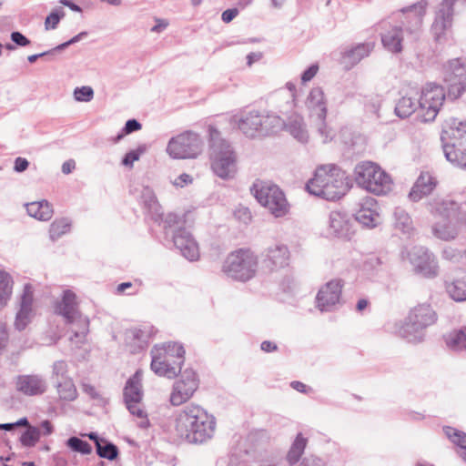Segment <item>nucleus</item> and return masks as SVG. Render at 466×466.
I'll list each match as a JSON object with an SVG mask.
<instances>
[{
  "instance_id": "nucleus-34",
  "label": "nucleus",
  "mask_w": 466,
  "mask_h": 466,
  "mask_svg": "<svg viewBox=\"0 0 466 466\" xmlns=\"http://www.w3.org/2000/svg\"><path fill=\"white\" fill-rule=\"evenodd\" d=\"M286 88L289 91V94L285 95L283 90L278 91L273 98L276 102H279L281 99L287 96L288 100L283 105H278L279 112L282 115H287L291 112L296 106V86L292 82H288L286 84Z\"/></svg>"
},
{
  "instance_id": "nucleus-64",
  "label": "nucleus",
  "mask_w": 466,
  "mask_h": 466,
  "mask_svg": "<svg viewBox=\"0 0 466 466\" xmlns=\"http://www.w3.org/2000/svg\"><path fill=\"white\" fill-rule=\"evenodd\" d=\"M443 258L451 261H455L460 257V252L452 248H446L442 251Z\"/></svg>"
},
{
  "instance_id": "nucleus-1",
  "label": "nucleus",
  "mask_w": 466,
  "mask_h": 466,
  "mask_svg": "<svg viewBox=\"0 0 466 466\" xmlns=\"http://www.w3.org/2000/svg\"><path fill=\"white\" fill-rule=\"evenodd\" d=\"M215 430V418L196 404H188L184 407L175 420L176 436L189 443H203L210 440Z\"/></svg>"
},
{
  "instance_id": "nucleus-13",
  "label": "nucleus",
  "mask_w": 466,
  "mask_h": 466,
  "mask_svg": "<svg viewBox=\"0 0 466 466\" xmlns=\"http://www.w3.org/2000/svg\"><path fill=\"white\" fill-rule=\"evenodd\" d=\"M445 100V92L442 86L429 83L419 92L420 106V121H433Z\"/></svg>"
},
{
  "instance_id": "nucleus-56",
  "label": "nucleus",
  "mask_w": 466,
  "mask_h": 466,
  "mask_svg": "<svg viewBox=\"0 0 466 466\" xmlns=\"http://www.w3.org/2000/svg\"><path fill=\"white\" fill-rule=\"evenodd\" d=\"M65 15L63 10H61V14L58 13L57 10L52 11L49 15L46 18L45 21V29L46 30H53L57 27V25L60 22V19Z\"/></svg>"
},
{
  "instance_id": "nucleus-51",
  "label": "nucleus",
  "mask_w": 466,
  "mask_h": 466,
  "mask_svg": "<svg viewBox=\"0 0 466 466\" xmlns=\"http://www.w3.org/2000/svg\"><path fill=\"white\" fill-rule=\"evenodd\" d=\"M383 265L384 261L381 258L377 256H370L365 260L363 269L371 275H375L379 271L382 270Z\"/></svg>"
},
{
  "instance_id": "nucleus-54",
  "label": "nucleus",
  "mask_w": 466,
  "mask_h": 466,
  "mask_svg": "<svg viewBox=\"0 0 466 466\" xmlns=\"http://www.w3.org/2000/svg\"><path fill=\"white\" fill-rule=\"evenodd\" d=\"M94 97V90L91 86H84L74 90V98L78 102H89Z\"/></svg>"
},
{
  "instance_id": "nucleus-55",
  "label": "nucleus",
  "mask_w": 466,
  "mask_h": 466,
  "mask_svg": "<svg viewBox=\"0 0 466 466\" xmlns=\"http://www.w3.org/2000/svg\"><path fill=\"white\" fill-rule=\"evenodd\" d=\"M141 198L145 206L150 209H157V208L158 207L157 198L153 190L148 187L143 188L141 193Z\"/></svg>"
},
{
  "instance_id": "nucleus-49",
  "label": "nucleus",
  "mask_w": 466,
  "mask_h": 466,
  "mask_svg": "<svg viewBox=\"0 0 466 466\" xmlns=\"http://www.w3.org/2000/svg\"><path fill=\"white\" fill-rule=\"evenodd\" d=\"M66 446L70 448L72 451L79 452L84 455L90 454L92 451L91 445L78 437H70L66 441Z\"/></svg>"
},
{
  "instance_id": "nucleus-25",
  "label": "nucleus",
  "mask_w": 466,
  "mask_h": 466,
  "mask_svg": "<svg viewBox=\"0 0 466 466\" xmlns=\"http://www.w3.org/2000/svg\"><path fill=\"white\" fill-rule=\"evenodd\" d=\"M329 233L336 238L350 239L354 234L350 218L341 211H331L329 216Z\"/></svg>"
},
{
  "instance_id": "nucleus-31",
  "label": "nucleus",
  "mask_w": 466,
  "mask_h": 466,
  "mask_svg": "<svg viewBox=\"0 0 466 466\" xmlns=\"http://www.w3.org/2000/svg\"><path fill=\"white\" fill-rule=\"evenodd\" d=\"M446 291L455 301L466 300V272L459 271L445 282Z\"/></svg>"
},
{
  "instance_id": "nucleus-19",
  "label": "nucleus",
  "mask_w": 466,
  "mask_h": 466,
  "mask_svg": "<svg viewBox=\"0 0 466 466\" xmlns=\"http://www.w3.org/2000/svg\"><path fill=\"white\" fill-rule=\"evenodd\" d=\"M382 32L380 33L383 46L391 53H400L405 42H413L408 39V32L402 29V25H391L390 22L381 23Z\"/></svg>"
},
{
  "instance_id": "nucleus-52",
  "label": "nucleus",
  "mask_w": 466,
  "mask_h": 466,
  "mask_svg": "<svg viewBox=\"0 0 466 466\" xmlns=\"http://www.w3.org/2000/svg\"><path fill=\"white\" fill-rule=\"evenodd\" d=\"M67 364L64 360H57L52 366V379L56 381L64 380L67 377Z\"/></svg>"
},
{
  "instance_id": "nucleus-38",
  "label": "nucleus",
  "mask_w": 466,
  "mask_h": 466,
  "mask_svg": "<svg viewBox=\"0 0 466 466\" xmlns=\"http://www.w3.org/2000/svg\"><path fill=\"white\" fill-rule=\"evenodd\" d=\"M447 348L452 351L466 350V327L461 329H454L444 336Z\"/></svg>"
},
{
  "instance_id": "nucleus-30",
  "label": "nucleus",
  "mask_w": 466,
  "mask_h": 466,
  "mask_svg": "<svg viewBox=\"0 0 466 466\" xmlns=\"http://www.w3.org/2000/svg\"><path fill=\"white\" fill-rule=\"evenodd\" d=\"M437 185L436 179L429 172H421L409 193V198L417 202L430 195Z\"/></svg>"
},
{
  "instance_id": "nucleus-4",
  "label": "nucleus",
  "mask_w": 466,
  "mask_h": 466,
  "mask_svg": "<svg viewBox=\"0 0 466 466\" xmlns=\"http://www.w3.org/2000/svg\"><path fill=\"white\" fill-rule=\"evenodd\" d=\"M231 123L237 125L247 137H254L268 136L279 131L284 125V120L276 114L250 110L233 116Z\"/></svg>"
},
{
  "instance_id": "nucleus-7",
  "label": "nucleus",
  "mask_w": 466,
  "mask_h": 466,
  "mask_svg": "<svg viewBox=\"0 0 466 466\" xmlns=\"http://www.w3.org/2000/svg\"><path fill=\"white\" fill-rule=\"evenodd\" d=\"M56 312L63 316L66 323L74 326L73 336L70 337V340L76 347L85 343L89 331V319L79 313L76 297L73 291L69 289L64 291L62 300L56 306Z\"/></svg>"
},
{
  "instance_id": "nucleus-18",
  "label": "nucleus",
  "mask_w": 466,
  "mask_h": 466,
  "mask_svg": "<svg viewBox=\"0 0 466 466\" xmlns=\"http://www.w3.org/2000/svg\"><path fill=\"white\" fill-rule=\"evenodd\" d=\"M456 0H442L431 25V34L438 42L446 40L452 25L453 5Z\"/></svg>"
},
{
  "instance_id": "nucleus-47",
  "label": "nucleus",
  "mask_w": 466,
  "mask_h": 466,
  "mask_svg": "<svg viewBox=\"0 0 466 466\" xmlns=\"http://www.w3.org/2000/svg\"><path fill=\"white\" fill-rule=\"evenodd\" d=\"M96 453L101 458L113 461L118 456V449L112 442L104 440L101 444L96 443Z\"/></svg>"
},
{
  "instance_id": "nucleus-12",
  "label": "nucleus",
  "mask_w": 466,
  "mask_h": 466,
  "mask_svg": "<svg viewBox=\"0 0 466 466\" xmlns=\"http://www.w3.org/2000/svg\"><path fill=\"white\" fill-rule=\"evenodd\" d=\"M142 378V371L137 370L126 382L123 395L126 406L129 412L140 419V421L138 422L139 427L147 428L149 425V421L147 418L146 412L140 407L143 398Z\"/></svg>"
},
{
  "instance_id": "nucleus-3",
  "label": "nucleus",
  "mask_w": 466,
  "mask_h": 466,
  "mask_svg": "<svg viewBox=\"0 0 466 466\" xmlns=\"http://www.w3.org/2000/svg\"><path fill=\"white\" fill-rule=\"evenodd\" d=\"M151 370L158 376L173 379L185 361L184 347L177 342L155 345L151 350Z\"/></svg>"
},
{
  "instance_id": "nucleus-48",
  "label": "nucleus",
  "mask_w": 466,
  "mask_h": 466,
  "mask_svg": "<svg viewBox=\"0 0 466 466\" xmlns=\"http://www.w3.org/2000/svg\"><path fill=\"white\" fill-rule=\"evenodd\" d=\"M313 122L323 143H328L334 138L335 131L328 126L326 119H314Z\"/></svg>"
},
{
  "instance_id": "nucleus-27",
  "label": "nucleus",
  "mask_w": 466,
  "mask_h": 466,
  "mask_svg": "<svg viewBox=\"0 0 466 466\" xmlns=\"http://www.w3.org/2000/svg\"><path fill=\"white\" fill-rule=\"evenodd\" d=\"M415 112L418 113V117L420 119L419 90L416 88H410L397 102L395 113L399 117L406 118Z\"/></svg>"
},
{
  "instance_id": "nucleus-50",
  "label": "nucleus",
  "mask_w": 466,
  "mask_h": 466,
  "mask_svg": "<svg viewBox=\"0 0 466 466\" xmlns=\"http://www.w3.org/2000/svg\"><path fill=\"white\" fill-rule=\"evenodd\" d=\"M444 433L446 436L457 446L461 448L462 451L466 450V433L460 431L451 427H444Z\"/></svg>"
},
{
  "instance_id": "nucleus-44",
  "label": "nucleus",
  "mask_w": 466,
  "mask_h": 466,
  "mask_svg": "<svg viewBox=\"0 0 466 466\" xmlns=\"http://www.w3.org/2000/svg\"><path fill=\"white\" fill-rule=\"evenodd\" d=\"M128 334L139 349L145 348L151 337V331L148 327L134 328L128 331Z\"/></svg>"
},
{
  "instance_id": "nucleus-26",
  "label": "nucleus",
  "mask_w": 466,
  "mask_h": 466,
  "mask_svg": "<svg viewBox=\"0 0 466 466\" xmlns=\"http://www.w3.org/2000/svg\"><path fill=\"white\" fill-rule=\"evenodd\" d=\"M33 289L30 284H26L24 293L21 297L20 308L15 316V327L18 330H23L31 322L34 316L33 312Z\"/></svg>"
},
{
  "instance_id": "nucleus-5",
  "label": "nucleus",
  "mask_w": 466,
  "mask_h": 466,
  "mask_svg": "<svg viewBox=\"0 0 466 466\" xmlns=\"http://www.w3.org/2000/svg\"><path fill=\"white\" fill-rule=\"evenodd\" d=\"M210 162L213 172L222 179L233 178L237 173V156L228 142L219 137L210 127Z\"/></svg>"
},
{
  "instance_id": "nucleus-37",
  "label": "nucleus",
  "mask_w": 466,
  "mask_h": 466,
  "mask_svg": "<svg viewBox=\"0 0 466 466\" xmlns=\"http://www.w3.org/2000/svg\"><path fill=\"white\" fill-rule=\"evenodd\" d=\"M25 208L30 217L42 221L49 220L54 213L52 206L45 199L28 203L26 204Z\"/></svg>"
},
{
  "instance_id": "nucleus-63",
  "label": "nucleus",
  "mask_w": 466,
  "mask_h": 466,
  "mask_svg": "<svg viewBox=\"0 0 466 466\" xmlns=\"http://www.w3.org/2000/svg\"><path fill=\"white\" fill-rule=\"evenodd\" d=\"M142 127L141 124L136 119H129L126 122L123 131L126 134H130L135 131L140 130Z\"/></svg>"
},
{
  "instance_id": "nucleus-23",
  "label": "nucleus",
  "mask_w": 466,
  "mask_h": 466,
  "mask_svg": "<svg viewBox=\"0 0 466 466\" xmlns=\"http://www.w3.org/2000/svg\"><path fill=\"white\" fill-rule=\"evenodd\" d=\"M380 207L375 198L367 197L359 203L355 213V219L363 227L372 228L380 223Z\"/></svg>"
},
{
  "instance_id": "nucleus-45",
  "label": "nucleus",
  "mask_w": 466,
  "mask_h": 466,
  "mask_svg": "<svg viewBox=\"0 0 466 466\" xmlns=\"http://www.w3.org/2000/svg\"><path fill=\"white\" fill-rule=\"evenodd\" d=\"M71 222L67 218L55 220L49 228V235L52 240L59 238L64 234L69 232Z\"/></svg>"
},
{
  "instance_id": "nucleus-43",
  "label": "nucleus",
  "mask_w": 466,
  "mask_h": 466,
  "mask_svg": "<svg viewBox=\"0 0 466 466\" xmlns=\"http://www.w3.org/2000/svg\"><path fill=\"white\" fill-rule=\"evenodd\" d=\"M307 445V439L301 433H299L293 441L290 450L288 452L287 460L290 464L299 461Z\"/></svg>"
},
{
  "instance_id": "nucleus-10",
  "label": "nucleus",
  "mask_w": 466,
  "mask_h": 466,
  "mask_svg": "<svg viewBox=\"0 0 466 466\" xmlns=\"http://www.w3.org/2000/svg\"><path fill=\"white\" fill-rule=\"evenodd\" d=\"M252 191L256 199L276 218L283 217L288 213L287 199L277 185L258 180L254 183Z\"/></svg>"
},
{
  "instance_id": "nucleus-46",
  "label": "nucleus",
  "mask_w": 466,
  "mask_h": 466,
  "mask_svg": "<svg viewBox=\"0 0 466 466\" xmlns=\"http://www.w3.org/2000/svg\"><path fill=\"white\" fill-rule=\"evenodd\" d=\"M41 431L38 427L28 426L20 437V441L23 446L31 448L34 447L39 441Z\"/></svg>"
},
{
  "instance_id": "nucleus-59",
  "label": "nucleus",
  "mask_w": 466,
  "mask_h": 466,
  "mask_svg": "<svg viewBox=\"0 0 466 466\" xmlns=\"http://www.w3.org/2000/svg\"><path fill=\"white\" fill-rule=\"evenodd\" d=\"M87 35L86 32H81L79 34H77L76 35H75L74 37H72L70 40L65 42V43H62L60 45H58L57 46H56L54 48V50H56V52L58 51H62L64 49H66V47H68L69 46L73 45V44H76L77 42H79L80 40H82L86 35Z\"/></svg>"
},
{
  "instance_id": "nucleus-57",
  "label": "nucleus",
  "mask_w": 466,
  "mask_h": 466,
  "mask_svg": "<svg viewBox=\"0 0 466 466\" xmlns=\"http://www.w3.org/2000/svg\"><path fill=\"white\" fill-rule=\"evenodd\" d=\"M319 71V66L317 64L311 65L308 69H306L301 75V82L302 84H306L312 80L314 76L317 75Z\"/></svg>"
},
{
  "instance_id": "nucleus-15",
  "label": "nucleus",
  "mask_w": 466,
  "mask_h": 466,
  "mask_svg": "<svg viewBox=\"0 0 466 466\" xmlns=\"http://www.w3.org/2000/svg\"><path fill=\"white\" fill-rule=\"evenodd\" d=\"M197 373L192 369L185 370L179 379L175 381L169 397L173 406H179L187 402L198 388Z\"/></svg>"
},
{
  "instance_id": "nucleus-36",
  "label": "nucleus",
  "mask_w": 466,
  "mask_h": 466,
  "mask_svg": "<svg viewBox=\"0 0 466 466\" xmlns=\"http://www.w3.org/2000/svg\"><path fill=\"white\" fill-rule=\"evenodd\" d=\"M458 147L454 142L444 144V156L454 167L466 169V147H460L461 149Z\"/></svg>"
},
{
  "instance_id": "nucleus-61",
  "label": "nucleus",
  "mask_w": 466,
  "mask_h": 466,
  "mask_svg": "<svg viewBox=\"0 0 466 466\" xmlns=\"http://www.w3.org/2000/svg\"><path fill=\"white\" fill-rule=\"evenodd\" d=\"M29 162L26 158L18 157L14 162V170L17 173H22L28 168Z\"/></svg>"
},
{
  "instance_id": "nucleus-41",
  "label": "nucleus",
  "mask_w": 466,
  "mask_h": 466,
  "mask_svg": "<svg viewBox=\"0 0 466 466\" xmlns=\"http://www.w3.org/2000/svg\"><path fill=\"white\" fill-rule=\"evenodd\" d=\"M56 388L59 399L66 401H73L77 398V390L70 378L56 381Z\"/></svg>"
},
{
  "instance_id": "nucleus-62",
  "label": "nucleus",
  "mask_w": 466,
  "mask_h": 466,
  "mask_svg": "<svg viewBox=\"0 0 466 466\" xmlns=\"http://www.w3.org/2000/svg\"><path fill=\"white\" fill-rule=\"evenodd\" d=\"M11 40L20 46H26L30 44L29 39H27L22 33L20 32H13L11 34Z\"/></svg>"
},
{
  "instance_id": "nucleus-9",
  "label": "nucleus",
  "mask_w": 466,
  "mask_h": 466,
  "mask_svg": "<svg viewBox=\"0 0 466 466\" xmlns=\"http://www.w3.org/2000/svg\"><path fill=\"white\" fill-rule=\"evenodd\" d=\"M258 258L249 249H238L226 258L222 271L229 278L239 281H248L257 271Z\"/></svg>"
},
{
  "instance_id": "nucleus-8",
  "label": "nucleus",
  "mask_w": 466,
  "mask_h": 466,
  "mask_svg": "<svg viewBox=\"0 0 466 466\" xmlns=\"http://www.w3.org/2000/svg\"><path fill=\"white\" fill-rule=\"evenodd\" d=\"M354 175L358 186L375 195H385L391 190L390 176L373 162L359 163L354 168Z\"/></svg>"
},
{
  "instance_id": "nucleus-29",
  "label": "nucleus",
  "mask_w": 466,
  "mask_h": 466,
  "mask_svg": "<svg viewBox=\"0 0 466 466\" xmlns=\"http://www.w3.org/2000/svg\"><path fill=\"white\" fill-rule=\"evenodd\" d=\"M428 208L434 218L451 220L458 217L460 205L452 200L435 198L429 202Z\"/></svg>"
},
{
  "instance_id": "nucleus-40",
  "label": "nucleus",
  "mask_w": 466,
  "mask_h": 466,
  "mask_svg": "<svg viewBox=\"0 0 466 466\" xmlns=\"http://www.w3.org/2000/svg\"><path fill=\"white\" fill-rule=\"evenodd\" d=\"M433 235L442 240L454 239L458 235L457 228L451 225V220L436 222L432 227Z\"/></svg>"
},
{
  "instance_id": "nucleus-42",
  "label": "nucleus",
  "mask_w": 466,
  "mask_h": 466,
  "mask_svg": "<svg viewBox=\"0 0 466 466\" xmlns=\"http://www.w3.org/2000/svg\"><path fill=\"white\" fill-rule=\"evenodd\" d=\"M12 277L7 272L0 270V310L7 305L12 296Z\"/></svg>"
},
{
  "instance_id": "nucleus-16",
  "label": "nucleus",
  "mask_w": 466,
  "mask_h": 466,
  "mask_svg": "<svg viewBox=\"0 0 466 466\" xmlns=\"http://www.w3.org/2000/svg\"><path fill=\"white\" fill-rule=\"evenodd\" d=\"M408 258L417 273L429 279L438 276L439 266L436 257L425 247H413L408 252Z\"/></svg>"
},
{
  "instance_id": "nucleus-35",
  "label": "nucleus",
  "mask_w": 466,
  "mask_h": 466,
  "mask_svg": "<svg viewBox=\"0 0 466 466\" xmlns=\"http://www.w3.org/2000/svg\"><path fill=\"white\" fill-rule=\"evenodd\" d=\"M446 137L457 147H466V121L453 120L449 129L443 132L441 139L444 140Z\"/></svg>"
},
{
  "instance_id": "nucleus-2",
  "label": "nucleus",
  "mask_w": 466,
  "mask_h": 466,
  "mask_svg": "<svg viewBox=\"0 0 466 466\" xmlns=\"http://www.w3.org/2000/svg\"><path fill=\"white\" fill-rule=\"evenodd\" d=\"M350 178L345 171L336 165L318 167L314 177L306 184L307 190L327 200H336L350 189Z\"/></svg>"
},
{
  "instance_id": "nucleus-14",
  "label": "nucleus",
  "mask_w": 466,
  "mask_h": 466,
  "mask_svg": "<svg viewBox=\"0 0 466 466\" xmlns=\"http://www.w3.org/2000/svg\"><path fill=\"white\" fill-rule=\"evenodd\" d=\"M442 77L447 84L448 96L457 99L466 89V65L459 58L448 61L443 66Z\"/></svg>"
},
{
  "instance_id": "nucleus-24",
  "label": "nucleus",
  "mask_w": 466,
  "mask_h": 466,
  "mask_svg": "<svg viewBox=\"0 0 466 466\" xmlns=\"http://www.w3.org/2000/svg\"><path fill=\"white\" fill-rule=\"evenodd\" d=\"M173 242L181 255L189 261L199 258V248L190 232L185 228H178L173 235Z\"/></svg>"
},
{
  "instance_id": "nucleus-28",
  "label": "nucleus",
  "mask_w": 466,
  "mask_h": 466,
  "mask_svg": "<svg viewBox=\"0 0 466 466\" xmlns=\"http://www.w3.org/2000/svg\"><path fill=\"white\" fill-rule=\"evenodd\" d=\"M289 260V251L284 244H274L267 248L263 263L269 269L284 268Z\"/></svg>"
},
{
  "instance_id": "nucleus-21",
  "label": "nucleus",
  "mask_w": 466,
  "mask_h": 466,
  "mask_svg": "<svg viewBox=\"0 0 466 466\" xmlns=\"http://www.w3.org/2000/svg\"><path fill=\"white\" fill-rule=\"evenodd\" d=\"M303 105L312 120L327 118L328 99L322 87H312L306 96Z\"/></svg>"
},
{
  "instance_id": "nucleus-53",
  "label": "nucleus",
  "mask_w": 466,
  "mask_h": 466,
  "mask_svg": "<svg viewBox=\"0 0 466 466\" xmlns=\"http://www.w3.org/2000/svg\"><path fill=\"white\" fill-rule=\"evenodd\" d=\"M147 150L145 145L139 146L136 150L127 152L122 159V164L126 167H132L135 161H137L142 154Z\"/></svg>"
},
{
  "instance_id": "nucleus-39",
  "label": "nucleus",
  "mask_w": 466,
  "mask_h": 466,
  "mask_svg": "<svg viewBox=\"0 0 466 466\" xmlns=\"http://www.w3.org/2000/svg\"><path fill=\"white\" fill-rule=\"evenodd\" d=\"M393 226L395 229L403 234H410L413 230V223L410 215L402 208H396L393 212Z\"/></svg>"
},
{
  "instance_id": "nucleus-60",
  "label": "nucleus",
  "mask_w": 466,
  "mask_h": 466,
  "mask_svg": "<svg viewBox=\"0 0 466 466\" xmlns=\"http://www.w3.org/2000/svg\"><path fill=\"white\" fill-rule=\"evenodd\" d=\"M299 466H327V464L321 458L309 456L304 458Z\"/></svg>"
},
{
  "instance_id": "nucleus-17",
  "label": "nucleus",
  "mask_w": 466,
  "mask_h": 466,
  "mask_svg": "<svg viewBox=\"0 0 466 466\" xmlns=\"http://www.w3.org/2000/svg\"><path fill=\"white\" fill-rule=\"evenodd\" d=\"M428 3L426 0L419 1L410 6L401 9L403 19L402 25L408 32V39L417 40L422 26L423 17L426 14Z\"/></svg>"
},
{
  "instance_id": "nucleus-33",
  "label": "nucleus",
  "mask_w": 466,
  "mask_h": 466,
  "mask_svg": "<svg viewBox=\"0 0 466 466\" xmlns=\"http://www.w3.org/2000/svg\"><path fill=\"white\" fill-rule=\"evenodd\" d=\"M283 127H285L287 131L299 142H308L309 133L302 116H294L290 117L288 123L284 121V125L279 129H282Z\"/></svg>"
},
{
  "instance_id": "nucleus-11",
  "label": "nucleus",
  "mask_w": 466,
  "mask_h": 466,
  "mask_svg": "<svg viewBox=\"0 0 466 466\" xmlns=\"http://www.w3.org/2000/svg\"><path fill=\"white\" fill-rule=\"evenodd\" d=\"M204 142L193 131H185L170 138L167 153L174 159L197 158L203 151Z\"/></svg>"
},
{
  "instance_id": "nucleus-58",
  "label": "nucleus",
  "mask_w": 466,
  "mask_h": 466,
  "mask_svg": "<svg viewBox=\"0 0 466 466\" xmlns=\"http://www.w3.org/2000/svg\"><path fill=\"white\" fill-rule=\"evenodd\" d=\"M193 177L187 173L179 175L177 178L172 181V184L177 187H184L187 185L192 184Z\"/></svg>"
},
{
  "instance_id": "nucleus-22",
  "label": "nucleus",
  "mask_w": 466,
  "mask_h": 466,
  "mask_svg": "<svg viewBox=\"0 0 466 466\" xmlns=\"http://www.w3.org/2000/svg\"><path fill=\"white\" fill-rule=\"evenodd\" d=\"M15 384L18 392L28 397L43 395L48 388L46 380L40 374L18 375Z\"/></svg>"
},
{
  "instance_id": "nucleus-20",
  "label": "nucleus",
  "mask_w": 466,
  "mask_h": 466,
  "mask_svg": "<svg viewBox=\"0 0 466 466\" xmlns=\"http://www.w3.org/2000/svg\"><path fill=\"white\" fill-rule=\"evenodd\" d=\"M343 282L332 279L320 288L316 297L317 308L321 311H331L339 302Z\"/></svg>"
},
{
  "instance_id": "nucleus-32",
  "label": "nucleus",
  "mask_w": 466,
  "mask_h": 466,
  "mask_svg": "<svg viewBox=\"0 0 466 466\" xmlns=\"http://www.w3.org/2000/svg\"><path fill=\"white\" fill-rule=\"evenodd\" d=\"M373 48V43L359 44L355 47L343 53L341 63L345 65L348 69H350L358 64L361 59L368 56Z\"/></svg>"
},
{
  "instance_id": "nucleus-6",
  "label": "nucleus",
  "mask_w": 466,
  "mask_h": 466,
  "mask_svg": "<svg viewBox=\"0 0 466 466\" xmlns=\"http://www.w3.org/2000/svg\"><path fill=\"white\" fill-rule=\"evenodd\" d=\"M438 316L430 303H420L410 309L406 320L397 333L410 342L421 341L424 329L437 321Z\"/></svg>"
}]
</instances>
